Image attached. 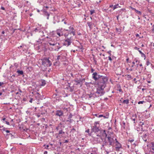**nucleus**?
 I'll use <instances>...</instances> for the list:
<instances>
[{
    "instance_id": "8fccbe9b",
    "label": "nucleus",
    "mask_w": 154,
    "mask_h": 154,
    "mask_svg": "<svg viewBox=\"0 0 154 154\" xmlns=\"http://www.w3.org/2000/svg\"><path fill=\"white\" fill-rule=\"evenodd\" d=\"M134 140L131 139V140H129L128 141L130 142L131 143H132L134 141Z\"/></svg>"
},
{
    "instance_id": "a19ab883",
    "label": "nucleus",
    "mask_w": 154,
    "mask_h": 154,
    "mask_svg": "<svg viewBox=\"0 0 154 154\" xmlns=\"http://www.w3.org/2000/svg\"><path fill=\"white\" fill-rule=\"evenodd\" d=\"M80 45H81L78 46V48H79V49H83V46L81 44H80Z\"/></svg>"
},
{
    "instance_id": "13d9d810",
    "label": "nucleus",
    "mask_w": 154,
    "mask_h": 154,
    "mask_svg": "<svg viewBox=\"0 0 154 154\" xmlns=\"http://www.w3.org/2000/svg\"><path fill=\"white\" fill-rule=\"evenodd\" d=\"M131 8L133 10H134V11L136 10V9L134 8H133L132 7H131Z\"/></svg>"
},
{
    "instance_id": "6ab92c4d",
    "label": "nucleus",
    "mask_w": 154,
    "mask_h": 154,
    "mask_svg": "<svg viewBox=\"0 0 154 154\" xmlns=\"http://www.w3.org/2000/svg\"><path fill=\"white\" fill-rule=\"evenodd\" d=\"M87 24H88V26H89L90 29H91L93 25H94V24L92 22H87Z\"/></svg>"
},
{
    "instance_id": "3c124183",
    "label": "nucleus",
    "mask_w": 154,
    "mask_h": 154,
    "mask_svg": "<svg viewBox=\"0 0 154 154\" xmlns=\"http://www.w3.org/2000/svg\"><path fill=\"white\" fill-rule=\"evenodd\" d=\"M134 49L135 50H137L138 51L139 50L140 48H137V47H135L134 48Z\"/></svg>"
},
{
    "instance_id": "c9c22d12",
    "label": "nucleus",
    "mask_w": 154,
    "mask_h": 154,
    "mask_svg": "<svg viewBox=\"0 0 154 154\" xmlns=\"http://www.w3.org/2000/svg\"><path fill=\"white\" fill-rule=\"evenodd\" d=\"M141 56L142 57H144V59L146 58V55H145L143 53L141 54Z\"/></svg>"
},
{
    "instance_id": "39448f33",
    "label": "nucleus",
    "mask_w": 154,
    "mask_h": 154,
    "mask_svg": "<svg viewBox=\"0 0 154 154\" xmlns=\"http://www.w3.org/2000/svg\"><path fill=\"white\" fill-rule=\"evenodd\" d=\"M42 65L46 67H49L52 65V63L49 58H45L42 59Z\"/></svg>"
},
{
    "instance_id": "9d476101",
    "label": "nucleus",
    "mask_w": 154,
    "mask_h": 154,
    "mask_svg": "<svg viewBox=\"0 0 154 154\" xmlns=\"http://www.w3.org/2000/svg\"><path fill=\"white\" fill-rule=\"evenodd\" d=\"M101 76V75H98L96 72H94L92 74V78L95 81L98 80Z\"/></svg>"
},
{
    "instance_id": "9b49d317",
    "label": "nucleus",
    "mask_w": 154,
    "mask_h": 154,
    "mask_svg": "<svg viewBox=\"0 0 154 154\" xmlns=\"http://www.w3.org/2000/svg\"><path fill=\"white\" fill-rule=\"evenodd\" d=\"M137 116L136 114H133L130 118L132 120L134 121V126H135L136 123L137 122Z\"/></svg>"
},
{
    "instance_id": "f03ea898",
    "label": "nucleus",
    "mask_w": 154,
    "mask_h": 154,
    "mask_svg": "<svg viewBox=\"0 0 154 154\" xmlns=\"http://www.w3.org/2000/svg\"><path fill=\"white\" fill-rule=\"evenodd\" d=\"M48 44L50 45L53 46L52 47V50L53 51H58L59 49L62 47L61 46H60V43L54 40L52 38H49L48 41Z\"/></svg>"
},
{
    "instance_id": "0e129e2a",
    "label": "nucleus",
    "mask_w": 154,
    "mask_h": 154,
    "mask_svg": "<svg viewBox=\"0 0 154 154\" xmlns=\"http://www.w3.org/2000/svg\"><path fill=\"white\" fill-rule=\"evenodd\" d=\"M40 33V35L41 36H45V35H43L44 34V32H43V33Z\"/></svg>"
},
{
    "instance_id": "dca6fc26",
    "label": "nucleus",
    "mask_w": 154,
    "mask_h": 154,
    "mask_svg": "<svg viewBox=\"0 0 154 154\" xmlns=\"http://www.w3.org/2000/svg\"><path fill=\"white\" fill-rule=\"evenodd\" d=\"M19 48H20V51H26V46L24 45H22L20 46V47H18Z\"/></svg>"
},
{
    "instance_id": "a878e982",
    "label": "nucleus",
    "mask_w": 154,
    "mask_h": 154,
    "mask_svg": "<svg viewBox=\"0 0 154 154\" xmlns=\"http://www.w3.org/2000/svg\"><path fill=\"white\" fill-rule=\"evenodd\" d=\"M119 7L120 8V7L119 6V5L118 4H117L115 5H114L113 6V10H114L115 9H116L117 8H118Z\"/></svg>"
},
{
    "instance_id": "864d4df0",
    "label": "nucleus",
    "mask_w": 154,
    "mask_h": 154,
    "mask_svg": "<svg viewBox=\"0 0 154 154\" xmlns=\"http://www.w3.org/2000/svg\"><path fill=\"white\" fill-rule=\"evenodd\" d=\"M120 10L121 11H122V12L125 11V8H122V9H120Z\"/></svg>"
},
{
    "instance_id": "4468645a",
    "label": "nucleus",
    "mask_w": 154,
    "mask_h": 154,
    "mask_svg": "<svg viewBox=\"0 0 154 154\" xmlns=\"http://www.w3.org/2000/svg\"><path fill=\"white\" fill-rule=\"evenodd\" d=\"M63 114V112L61 110H57L55 113V116L59 117L62 116Z\"/></svg>"
},
{
    "instance_id": "58836bf2",
    "label": "nucleus",
    "mask_w": 154,
    "mask_h": 154,
    "mask_svg": "<svg viewBox=\"0 0 154 154\" xmlns=\"http://www.w3.org/2000/svg\"><path fill=\"white\" fill-rule=\"evenodd\" d=\"M90 14L91 15H92L93 14L95 13V11L94 10H91L90 11Z\"/></svg>"
},
{
    "instance_id": "412c9836",
    "label": "nucleus",
    "mask_w": 154,
    "mask_h": 154,
    "mask_svg": "<svg viewBox=\"0 0 154 154\" xmlns=\"http://www.w3.org/2000/svg\"><path fill=\"white\" fill-rule=\"evenodd\" d=\"M44 13L45 15L47 17V19H49V17L50 15L46 11H44Z\"/></svg>"
},
{
    "instance_id": "37998d69",
    "label": "nucleus",
    "mask_w": 154,
    "mask_h": 154,
    "mask_svg": "<svg viewBox=\"0 0 154 154\" xmlns=\"http://www.w3.org/2000/svg\"><path fill=\"white\" fill-rule=\"evenodd\" d=\"M85 132L88 133V134H89V135H90V136L91 135V134H90L89 133V129H88L87 130H86L85 131Z\"/></svg>"
},
{
    "instance_id": "c756f323",
    "label": "nucleus",
    "mask_w": 154,
    "mask_h": 154,
    "mask_svg": "<svg viewBox=\"0 0 154 154\" xmlns=\"http://www.w3.org/2000/svg\"><path fill=\"white\" fill-rule=\"evenodd\" d=\"M127 77L128 79H132L131 76L130 75H127Z\"/></svg>"
},
{
    "instance_id": "5701e85b",
    "label": "nucleus",
    "mask_w": 154,
    "mask_h": 154,
    "mask_svg": "<svg viewBox=\"0 0 154 154\" xmlns=\"http://www.w3.org/2000/svg\"><path fill=\"white\" fill-rule=\"evenodd\" d=\"M101 117H103L104 119H107L108 118V116L106 115V116H103V115H100L98 116V118H100Z\"/></svg>"
},
{
    "instance_id": "b1692460",
    "label": "nucleus",
    "mask_w": 154,
    "mask_h": 154,
    "mask_svg": "<svg viewBox=\"0 0 154 154\" xmlns=\"http://www.w3.org/2000/svg\"><path fill=\"white\" fill-rule=\"evenodd\" d=\"M17 72L18 73V75H23V71L22 70H18Z\"/></svg>"
},
{
    "instance_id": "69168bd1",
    "label": "nucleus",
    "mask_w": 154,
    "mask_h": 154,
    "mask_svg": "<svg viewBox=\"0 0 154 154\" xmlns=\"http://www.w3.org/2000/svg\"><path fill=\"white\" fill-rule=\"evenodd\" d=\"M152 147H154V142H152L151 143Z\"/></svg>"
},
{
    "instance_id": "7c9ffc66",
    "label": "nucleus",
    "mask_w": 154,
    "mask_h": 154,
    "mask_svg": "<svg viewBox=\"0 0 154 154\" xmlns=\"http://www.w3.org/2000/svg\"><path fill=\"white\" fill-rule=\"evenodd\" d=\"M135 11L137 13V14H138L140 15H141V12H140V11H139L138 10H137L136 9V10H135Z\"/></svg>"
},
{
    "instance_id": "72a5a7b5",
    "label": "nucleus",
    "mask_w": 154,
    "mask_h": 154,
    "mask_svg": "<svg viewBox=\"0 0 154 154\" xmlns=\"http://www.w3.org/2000/svg\"><path fill=\"white\" fill-rule=\"evenodd\" d=\"M118 13L119 15H121L122 13V12L120 10L118 11Z\"/></svg>"
},
{
    "instance_id": "a211bd4d",
    "label": "nucleus",
    "mask_w": 154,
    "mask_h": 154,
    "mask_svg": "<svg viewBox=\"0 0 154 154\" xmlns=\"http://www.w3.org/2000/svg\"><path fill=\"white\" fill-rule=\"evenodd\" d=\"M97 149L95 148L93 149L90 154H97Z\"/></svg>"
},
{
    "instance_id": "bf43d9fd",
    "label": "nucleus",
    "mask_w": 154,
    "mask_h": 154,
    "mask_svg": "<svg viewBox=\"0 0 154 154\" xmlns=\"http://www.w3.org/2000/svg\"><path fill=\"white\" fill-rule=\"evenodd\" d=\"M132 63L133 64V65L131 66V67H133L134 66V65L135 64V63L133 61L132 62Z\"/></svg>"
},
{
    "instance_id": "2f4dec72",
    "label": "nucleus",
    "mask_w": 154,
    "mask_h": 154,
    "mask_svg": "<svg viewBox=\"0 0 154 154\" xmlns=\"http://www.w3.org/2000/svg\"><path fill=\"white\" fill-rule=\"evenodd\" d=\"M77 83V84H79L81 82V79H79V80H77L75 81Z\"/></svg>"
},
{
    "instance_id": "6e6d98bb",
    "label": "nucleus",
    "mask_w": 154,
    "mask_h": 154,
    "mask_svg": "<svg viewBox=\"0 0 154 154\" xmlns=\"http://www.w3.org/2000/svg\"><path fill=\"white\" fill-rule=\"evenodd\" d=\"M150 64L148 60L146 62V64L147 66H148Z\"/></svg>"
},
{
    "instance_id": "680f3d73",
    "label": "nucleus",
    "mask_w": 154,
    "mask_h": 154,
    "mask_svg": "<svg viewBox=\"0 0 154 154\" xmlns=\"http://www.w3.org/2000/svg\"><path fill=\"white\" fill-rule=\"evenodd\" d=\"M1 9H2V10H5V8L4 7H3V6H2L1 7Z\"/></svg>"
},
{
    "instance_id": "1a4fd4ad",
    "label": "nucleus",
    "mask_w": 154,
    "mask_h": 154,
    "mask_svg": "<svg viewBox=\"0 0 154 154\" xmlns=\"http://www.w3.org/2000/svg\"><path fill=\"white\" fill-rule=\"evenodd\" d=\"M32 32V33H34V32H38L39 33H43V31L41 28L40 27H37L33 29Z\"/></svg>"
},
{
    "instance_id": "6e6552de",
    "label": "nucleus",
    "mask_w": 154,
    "mask_h": 154,
    "mask_svg": "<svg viewBox=\"0 0 154 154\" xmlns=\"http://www.w3.org/2000/svg\"><path fill=\"white\" fill-rule=\"evenodd\" d=\"M144 124L143 122H140L138 126H137L136 128V129L137 131H143V125Z\"/></svg>"
},
{
    "instance_id": "c85d7f7f",
    "label": "nucleus",
    "mask_w": 154,
    "mask_h": 154,
    "mask_svg": "<svg viewBox=\"0 0 154 154\" xmlns=\"http://www.w3.org/2000/svg\"><path fill=\"white\" fill-rule=\"evenodd\" d=\"M61 57V56L60 55H58L57 56V59L56 60V62L55 63H57V62L59 61V60L60 59V57Z\"/></svg>"
},
{
    "instance_id": "a18cd8bd",
    "label": "nucleus",
    "mask_w": 154,
    "mask_h": 154,
    "mask_svg": "<svg viewBox=\"0 0 154 154\" xmlns=\"http://www.w3.org/2000/svg\"><path fill=\"white\" fill-rule=\"evenodd\" d=\"M152 31L153 33H154V24L152 26Z\"/></svg>"
},
{
    "instance_id": "f704fd0d",
    "label": "nucleus",
    "mask_w": 154,
    "mask_h": 154,
    "mask_svg": "<svg viewBox=\"0 0 154 154\" xmlns=\"http://www.w3.org/2000/svg\"><path fill=\"white\" fill-rule=\"evenodd\" d=\"M65 133L62 130H61L59 131V134H64Z\"/></svg>"
},
{
    "instance_id": "603ef678",
    "label": "nucleus",
    "mask_w": 154,
    "mask_h": 154,
    "mask_svg": "<svg viewBox=\"0 0 154 154\" xmlns=\"http://www.w3.org/2000/svg\"><path fill=\"white\" fill-rule=\"evenodd\" d=\"M4 83L3 82H0V86H2L3 85H4Z\"/></svg>"
},
{
    "instance_id": "de8ad7c7",
    "label": "nucleus",
    "mask_w": 154,
    "mask_h": 154,
    "mask_svg": "<svg viewBox=\"0 0 154 154\" xmlns=\"http://www.w3.org/2000/svg\"><path fill=\"white\" fill-rule=\"evenodd\" d=\"M64 22V23L65 24H67V23L66 22V21H64V19H63L61 21L62 22Z\"/></svg>"
},
{
    "instance_id": "4be33fe9",
    "label": "nucleus",
    "mask_w": 154,
    "mask_h": 154,
    "mask_svg": "<svg viewBox=\"0 0 154 154\" xmlns=\"http://www.w3.org/2000/svg\"><path fill=\"white\" fill-rule=\"evenodd\" d=\"M41 85L42 86H44L46 84V81L44 80H42L41 81Z\"/></svg>"
},
{
    "instance_id": "f8f14e48",
    "label": "nucleus",
    "mask_w": 154,
    "mask_h": 154,
    "mask_svg": "<svg viewBox=\"0 0 154 154\" xmlns=\"http://www.w3.org/2000/svg\"><path fill=\"white\" fill-rule=\"evenodd\" d=\"M62 28H61L60 29H57L56 31V34L59 36L60 37L62 36L63 35V33L62 31Z\"/></svg>"
},
{
    "instance_id": "2eb2a0df",
    "label": "nucleus",
    "mask_w": 154,
    "mask_h": 154,
    "mask_svg": "<svg viewBox=\"0 0 154 154\" xmlns=\"http://www.w3.org/2000/svg\"><path fill=\"white\" fill-rule=\"evenodd\" d=\"M73 115L72 114L70 113L68 116V120H66V122H69V123H71L72 122L73 120L71 119L72 118Z\"/></svg>"
},
{
    "instance_id": "cd10ccee",
    "label": "nucleus",
    "mask_w": 154,
    "mask_h": 154,
    "mask_svg": "<svg viewBox=\"0 0 154 154\" xmlns=\"http://www.w3.org/2000/svg\"><path fill=\"white\" fill-rule=\"evenodd\" d=\"M117 90L119 91V92H123V91H122V89H121V86L120 85L118 87Z\"/></svg>"
},
{
    "instance_id": "052dcab7",
    "label": "nucleus",
    "mask_w": 154,
    "mask_h": 154,
    "mask_svg": "<svg viewBox=\"0 0 154 154\" xmlns=\"http://www.w3.org/2000/svg\"><path fill=\"white\" fill-rule=\"evenodd\" d=\"M5 122L6 124L7 125H10L8 121H5Z\"/></svg>"
},
{
    "instance_id": "5fc2aeb1",
    "label": "nucleus",
    "mask_w": 154,
    "mask_h": 154,
    "mask_svg": "<svg viewBox=\"0 0 154 154\" xmlns=\"http://www.w3.org/2000/svg\"><path fill=\"white\" fill-rule=\"evenodd\" d=\"M111 51H109L107 52V53L110 56L111 55Z\"/></svg>"
},
{
    "instance_id": "e2e57ef3",
    "label": "nucleus",
    "mask_w": 154,
    "mask_h": 154,
    "mask_svg": "<svg viewBox=\"0 0 154 154\" xmlns=\"http://www.w3.org/2000/svg\"><path fill=\"white\" fill-rule=\"evenodd\" d=\"M108 58H109V60H110V61H112V58H111V57H110V56H109V57H108Z\"/></svg>"
},
{
    "instance_id": "ddd939ff",
    "label": "nucleus",
    "mask_w": 154,
    "mask_h": 154,
    "mask_svg": "<svg viewBox=\"0 0 154 154\" xmlns=\"http://www.w3.org/2000/svg\"><path fill=\"white\" fill-rule=\"evenodd\" d=\"M115 140L116 141L115 143H116L115 144V146H116L115 147L116 149V150L119 149L122 147L121 144L118 141H117L116 138H115Z\"/></svg>"
},
{
    "instance_id": "4c0bfd02",
    "label": "nucleus",
    "mask_w": 154,
    "mask_h": 154,
    "mask_svg": "<svg viewBox=\"0 0 154 154\" xmlns=\"http://www.w3.org/2000/svg\"><path fill=\"white\" fill-rule=\"evenodd\" d=\"M122 123V127L124 129H125V122H123Z\"/></svg>"
},
{
    "instance_id": "c03bdc74",
    "label": "nucleus",
    "mask_w": 154,
    "mask_h": 154,
    "mask_svg": "<svg viewBox=\"0 0 154 154\" xmlns=\"http://www.w3.org/2000/svg\"><path fill=\"white\" fill-rule=\"evenodd\" d=\"M87 95L88 96V97H89V98H91L92 97V95L91 94H87Z\"/></svg>"
},
{
    "instance_id": "423d86ee",
    "label": "nucleus",
    "mask_w": 154,
    "mask_h": 154,
    "mask_svg": "<svg viewBox=\"0 0 154 154\" xmlns=\"http://www.w3.org/2000/svg\"><path fill=\"white\" fill-rule=\"evenodd\" d=\"M100 122L99 121H97L94 122V126L92 128L91 131L92 132L97 133L100 131L99 128V126L97 125H99Z\"/></svg>"
},
{
    "instance_id": "7ed1b4c3",
    "label": "nucleus",
    "mask_w": 154,
    "mask_h": 154,
    "mask_svg": "<svg viewBox=\"0 0 154 154\" xmlns=\"http://www.w3.org/2000/svg\"><path fill=\"white\" fill-rule=\"evenodd\" d=\"M107 138L108 142L106 141L105 139L104 141V143L102 145L103 147L104 146L106 145L108 143H109V146H114L115 141V138H114V137H111L108 135V137H107Z\"/></svg>"
},
{
    "instance_id": "e433bc0d",
    "label": "nucleus",
    "mask_w": 154,
    "mask_h": 154,
    "mask_svg": "<svg viewBox=\"0 0 154 154\" xmlns=\"http://www.w3.org/2000/svg\"><path fill=\"white\" fill-rule=\"evenodd\" d=\"M36 97H39L40 96V94H39L38 93H36L35 94Z\"/></svg>"
},
{
    "instance_id": "bb28decb",
    "label": "nucleus",
    "mask_w": 154,
    "mask_h": 154,
    "mask_svg": "<svg viewBox=\"0 0 154 154\" xmlns=\"http://www.w3.org/2000/svg\"><path fill=\"white\" fill-rule=\"evenodd\" d=\"M76 131L75 129L74 128H73L71 130L70 132L71 133H72V134H74L75 132Z\"/></svg>"
},
{
    "instance_id": "473e14b6",
    "label": "nucleus",
    "mask_w": 154,
    "mask_h": 154,
    "mask_svg": "<svg viewBox=\"0 0 154 154\" xmlns=\"http://www.w3.org/2000/svg\"><path fill=\"white\" fill-rule=\"evenodd\" d=\"M43 146L44 147L45 149H48L49 146L48 145H46V144H44L43 145Z\"/></svg>"
},
{
    "instance_id": "f3484780",
    "label": "nucleus",
    "mask_w": 154,
    "mask_h": 154,
    "mask_svg": "<svg viewBox=\"0 0 154 154\" xmlns=\"http://www.w3.org/2000/svg\"><path fill=\"white\" fill-rule=\"evenodd\" d=\"M148 136V134L147 133H146L144 134L143 135L142 138L143 140L146 142L147 141V138Z\"/></svg>"
},
{
    "instance_id": "338daca9",
    "label": "nucleus",
    "mask_w": 154,
    "mask_h": 154,
    "mask_svg": "<svg viewBox=\"0 0 154 154\" xmlns=\"http://www.w3.org/2000/svg\"><path fill=\"white\" fill-rule=\"evenodd\" d=\"M69 142V141L68 140H65L64 143H67Z\"/></svg>"
},
{
    "instance_id": "20e7f679",
    "label": "nucleus",
    "mask_w": 154,
    "mask_h": 154,
    "mask_svg": "<svg viewBox=\"0 0 154 154\" xmlns=\"http://www.w3.org/2000/svg\"><path fill=\"white\" fill-rule=\"evenodd\" d=\"M98 83V85L99 86L105 87L106 82L107 81V78L104 76H101L99 78Z\"/></svg>"
},
{
    "instance_id": "f257e3e1",
    "label": "nucleus",
    "mask_w": 154,
    "mask_h": 154,
    "mask_svg": "<svg viewBox=\"0 0 154 154\" xmlns=\"http://www.w3.org/2000/svg\"><path fill=\"white\" fill-rule=\"evenodd\" d=\"M69 29H64L63 31L66 32L63 34L65 37L63 45L68 47L71 45L73 41V37L75 35V30L71 26L69 28Z\"/></svg>"
},
{
    "instance_id": "ea45409f",
    "label": "nucleus",
    "mask_w": 154,
    "mask_h": 154,
    "mask_svg": "<svg viewBox=\"0 0 154 154\" xmlns=\"http://www.w3.org/2000/svg\"><path fill=\"white\" fill-rule=\"evenodd\" d=\"M145 102L144 101H139L138 103V104H143Z\"/></svg>"
},
{
    "instance_id": "4d7b16f0",
    "label": "nucleus",
    "mask_w": 154,
    "mask_h": 154,
    "mask_svg": "<svg viewBox=\"0 0 154 154\" xmlns=\"http://www.w3.org/2000/svg\"><path fill=\"white\" fill-rule=\"evenodd\" d=\"M1 131H5L6 130V128H3L2 129H1Z\"/></svg>"
},
{
    "instance_id": "393cba45",
    "label": "nucleus",
    "mask_w": 154,
    "mask_h": 154,
    "mask_svg": "<svg viewBox=\"0 0 154 154\" xmlns=\"http://www.w3.org/2000/svg\"><path fill=\"white\" fill-rule=\"evenodd\" d=\"M129 100L128 99H126L124 100L122 102V103L124 104H128L129 103Z\"/></svg>"
},
{
    "instance_id": "49530a36",
    "label": "nucleus",
    "mask_w": 154,
    "mask_h": 154,
    "mask_svg": "<svg viewBox=\"0 0 154 154\" xmlns=\"http://www.w3.org/2000/svg\"><path fill=\"white\" fill-rule=\"evenodd\" d=\"M134 60L135 61V62L136 63H137V62H138V63H140V61H138L137 59L136 58H135L134 59Z\"/></svg>"
},
{
    "instance_id": "aec40b11",
    "label": "nucleus",
    "mask_w": 154,
    "mask_h": 154,
    "mask_svg": "<svg viewBox=\"0 0 154 154\" xmlns=\"http://www.w3.org/2000/svg\"><path fill=\"white\" fill-rule=\"evenodd\" d=\"M102 131H103V132L102 133V136H103V137H105V138H107V137L108 136H107V134L106 133V130H103Z\"/></svg>"
},
{
    "instance_id": "79ce46f5",
    "label": "nucleus",
    "mask_w": 154,
    "mask_h": 154,
    "mask_svg": "<svg viewBox=\"0 0 154 154\" xmlns=\"http://www.w3.org/2000/svg\"><path fill=\"white\" fill-rule=\"evenodd\" d=\"M91 83H89V82H86L85 83V84L87 86H90V84Z\"/></svg>"
},
{
    "instance_id": "09e8293b",
    "label": "nucleus",
    "mask_w": 154,
    "mask_h": 154,
    "mask_svg": "<svg viewBox=\"0 0 154 154\" xmlns=\"http://www.w3.org/2000/svg\"><path fill=\"white\" fill-rule=\"evenodd\" d=\"M133 81L134 82V83L135 84H136L137 83V81L136 80V78H134L133 79Z\"/></svg>"
},
{
    "instance_id": "774afa93",
    "label": "nucleus",
    "mask_w": 154,
    "mask_h": 154,
    "mask_svg": "<svg viewBox=\"0 0 154 154\" xmlns=\"http://www.w3.org/2000/svg\"><path fill=\"white\" fill-rule=\"evenodd\" d=\"M81 82H82L83 81H85V79H81Z\"/></svg>"
},
{
    "instance_id": "0eeeda50",
    "label": "nucleus",
    "mask_w": 154,
    "mask_h": 154,
    "mask_svg": "<svg viewBox=\"0 0 154 154\" xmlns=\"http://www.w3.org/2000/svg\"><path fill=\"white\" fill-rule=\"evenodd\" d=\"M105 88V87L98 86L96 93L100 96L103 95L104 93V92L103 91V89Z\"/></svg>"
}]
</instances>
